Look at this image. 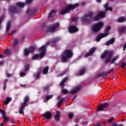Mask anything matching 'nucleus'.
Returning a JSON list of instances; mask_svg holds the SVG:
<instances>
[{"label": "nucleus", "instance_id": "obj_1", "mask_svg": "<svg viewBox=\"0 0 126 126\" xmlns=\"http://www.w3.org/2000/svg\"><path fill=\"white\" fill-rule=\"evenodd\" d=\"M73 57V52L70 49L65 50L61 56V60L63 62H66L68 59Z\"/></svg>", "mask_w": 126, "mask_h": 126}, {"label": "nucleus", "instance_id": "obj_2", "mask_svg": "<svg viewBox=\"0 0 126 126\" xmlns=\"http://www.w3.org/2000/svg\"><path fill=\"white\" fill-rule=\"evenodd\" d=\"M46 44H44L40 47L38 49L40 54H35L33 55L32 57V60H37L38 58L39 59H42L43 57L45 56V54H46Z\"/></svg>", "mask_w": 126, "mask_h": 126}, {"label": "nucleus", "instance_id": "obj_3", "mask_svg": "<svg viewBox=\"0 0 126 126\" xmlns=\"http://www.w3.org/2000/svg\"><path fill=\"white\" fill-rule=\"evenodd\" d=\"M79 5L78 3H76L74 4H69L67 5V6L63 10H62L60 11L61 14H65V13H67L69 12L70 9H74L76 8Z\"/></svg>", "mask_w": 126, "mask_h": 126}, {"label": "nucleus", "instance_id": "obj_4", "mask_svg": "<svg viewBox=\"0 0 126 126\" xmlns=\"http://www.w3.org/2000/svg\"><path fill=\"white\" fill-rule=\"evenodd\" d=\"M104 26V23L103 22H99L97 23L94 24L92 28V30L93 32L96 33V32H99L101 29H102V27Z\"/></svg>", "mask_w": 126, "mask_h": 126}, {"label": "nucleus", "instance_id": "obj_5", "mask_svg": "<svg viewBox=\"0 0 126 126\" xmlns=\"http://www.w3.org/2000/svg\"><path fill=\"white\" fill-rule=\"evenodd\" d=\"M93 16V12H89L88 14L84 15L81 18V20L85 23H89L92 20V17Z\"/></svg>", "mask_w": 126, "mask_h": 126}, {"label": "nucleus", "instance_id": "obj_6", "mask_svg": "<svg viewBox=\"0 0 126 126\" xmlns=\"http://www.w3.org/2000/svg\"><path fill=\"white\" fill-rule=\"evenodd\" d=\"M106 56H107V58L106 60L105 63H109L111 61V58L113 56V53L108 50H105L101 55V59H104Z\"/></svg>", "mask_w": 126, "mask_h": 126}, {"label": "nucleus", "instance_id": "obj_7", "mask_svg": "<svg viewBox=\"0 0 126 126\" xmlns=\"http://www.w3.org/2000/svg\"><path fill=\"white\" fill-rule=\"evenodd\" d=\"M109 30H111V27L108 26L105 28V33H102L97 36L96 39V42H99L102 38H104V37L108 36V35H109Z\"/></svg>", "mask_w": 126, "mask_h": 126}, {"label": "nucleus", "instance_id": "obj_8", "mask_svg": "<svg viewBox=\"0 0 126 126\" xmlns=\"http://www.w3.org/2000/svg\"><path fill=\"white\" fill-rule=\"evenodd\" d=\"M28 101H29V97H28V96H26L24 99V102L21 104V107L19 109V114H20V115L23 114L24 107L25 106H27V102H28Z\"/></svg>", "mask_w": 126, "mask_h": 126}, {"label": "nucleus", "instance_id": "obj_9", "mask_svg": "<svg viewBox=\"0 0 126 126\" xmlns=\"http://www.w3.org/2000/svg\"><path fill=\"white\" fill-rule=\"evenodd\" d=\"M106 14L105 12L100 11L98 12L97 15L93 18L94 20V21H98V20H100L101 18H104L105 17Z\"/></svg>", "mask_w": 126, "mask_h": 126}, {"label": "nucleus", "instance_id": "obj_10", "mask_svg": "<svg viewBox=\"0 0 126 126\" xmlns=\"http://www.w3.org/2000/svg\"><path fill=\"white\" fill-rule=\"evenodd\" d=\"M35 49L36 47H35V46L31 47L30 48L25 49L24 51V56L27 57V56H28L30 53H32V52H34V50H35Z\"/></svg>", "mask_w": 126, "mask_h": 126}, {"label": "nucleus", "instance_id": "obj_11", "mask_svg": "<svg viewBox=\"0 0 126 126\" xmlns=\"http://www.w3.org/2000/svg\"><path fill=\"white\" fill-rule=\"evenodd\" d=\"M60 26V24L59 23H56L55 25H54L53 26H50L47 29L48 32H55L56 31V30L58 27Z\"/></svg>", "mask_w": 126, "mask_h": 126}, {"label": "nucleus", "instance_id": "obj_12", "mask_svg": "<svg viewBox=\"0 0 126 126\" xmlns=\"http://www.w3.org/2000/svg\"><path fill=\"white\" fill-rule=\"evenodd\" d=\"M68 30L69 33H75L78 31V29L75 26H69Z\"/></svg>", "mask_w": 126, "mask_h": 126}, {"label": "nucleus", "instance_id": "obj_13", "mask_svg": "<svg viewBox=\"0 0 126 126\" xmlns=\"http://www.w3.org/2000/svg\"><path fill=\"white\" fill-rule=\"evenodd\" d=\"M42 117L45 118L46 120H50L52 118V113L50 112H46L42 114Z\"/></svg>", "mask_w": 126, "mask_h": 126}, {"label": "nucleus", "instance_id": "obj_14", "mask_svg": "<svg viewBox=\"0 0 126 126\" xmlns=\"http://www.w3.org/2000/svg\"><path fill=\"white\" fill-rule=\"evenodd\" d=\"M96 50V48L93 47L92 49H90L89 53H87L85 56V58H87V57H89V56H91L94 53Z\"/></svg>", "mask_w": 126, "mask_h": 126}, {"label": "nucleus", "instance_id": "obj_15", "mask_svg": "<svg viewBox=\"0 0 126 126\" xmlns=\"http://www.w3.org/2000/svg\"><path fill=\"white\" fill-rule=\"evenodd\" d=\"M81 88V86H77L73 90H71L70 91V93L71 94H74L75 93H76L77 91H79L80 90V89Z\"/></svg>", "mask_w": 126, "mask_h": 126}, {"label": "nucleus", "instance_id": "obj_16", "mask_svg": "<svg viewBox=\"0 0 126 126\" xmlns=\"http://www.w3.org/2000/svg\"><path fill=\"white\" fill-rule=\"evenodd\" d=\"M108 105V103H104L103 104H101L100 107L97 108V111H103L105 108H107Z\"/></svg>", "mask_w": 126, "mask_h": 126}, {"label": "nucleus", "instance_id": "obj_17", "mask_svg": "<svg viewBox=\"0 0 126 126\" xmlns=\"http://www.w3.org/2000/svg\"><path fill=\"white\" fill-rule=\"evenodd\" d=\"M103 7L105 8V11H108V10L113 11V8H112V7H109V4H108V3H105L103 5Z\"/></svg>", "mask_w": 126, "mask_h": 126}, {"label": "nucleus", "instance_id": "obj_18", "mask_svg": "<svg viewBox=\"0 0 126 126\" xmlns=\"http://www.w3.org/2000/svg\"><path fill=\"white\" fill-rule=\"evenodd\" d=\"M59 40H60V37H57L55 39H54V40H53L50 43L52 47H55V46L56 45V43H57V42H58V41H59Z\"/></svg>", "mask_w": 126, "mask_h": 126}, {"label": "nucleus", "instance_id": "obj_19", "mask_svg": "<svg viewBox=\"0 0 126 126\" xmlns=\"http://www.w3.org/2000/svg\"><path fill=\"white\" fill-rule=\"evenodd\" d=\"M16 7H24L25 3L23 2H18L16 4Z\"/></svg>", "mask_w": 126, "mask_h": 126}, {"label": "nucleus", "instance_id": "obj_20", "mask_svg": "<svg viewBox=\"0 0 126 126\" xmlns=\"http://www.w3.org/2000/svg\"><path fill=\"white\" fill-rule=\"evenodd\" d=\"M115 42V39L112 38L108 40L105 44L106 46H109V45H112V44H114Z\"/></svg>", "mask_w": 126, "mask_h": 126}, {"label": "nucleus", "instance_id": "obj_21", "mask_svg": "<svg viewBox=\"0 0 126 126\" xmlns=\"http://www.w3.org/2000/svg\"><path fill=\"white\" fill-rule=\"evenodd\" d=\"M56 12L57 11H56V10L51 11L48 15V18H50V17H53V16H55V14H56Z\"/></svg>", "mask_w": 126, "mask_h": 126}, {"label": "nucleus", "instance_id": "obj_22", "mask_svg": "<svg viewBox=\"0 0 126 126\" xmlns=\"http://www.w3.org/2000/svg\"><path fill=\"white\" fill-rule=\"evenodd\" d=\"M11 100H12V99L11 97H7L5 101H4V104H5V105H8L9 102L11 101Z\"/></svg>", "mask_w": 126, "mask_h": 126}, {"label": "nucleus", "instance_id": "obj_23", "mask_svg": "<svg viewBox=\"0 0 126 126\" xmlns=\"http://www.w3.org/2000/svg\"><path fill=\"white\" fill-rule=\"evenodd\" d=\"M9 11H11L12 12H18L17 11V10H16V8H15L14 6H11L9 8Z\"/></svg>", "mask_w": 126, "mask_h": 126}, {"label": "nucleus", "instance_id": "obj_24", "mask_svg": "<svg viewBox=\"0 0 126 126\" xmlns=\"http://www.w3.org/2000/svg\"><path fill=\"white\" fill-rule=\"evenodd\" d=\"M48 70H49V67L48 66H45L43 70V72H42L43 74H46V73H48Z\"/></svg>", "mask_w": 126, "mask_h": 126}, {"label": "nucleus", "instance_id": "obj_25", "mask_svg": "<svg viewBox=\"0 0 126 126\" xmlns=\"http://www.w3.org/2000/svg\"><path fill=\"white\" fill-rule=\"evenodd\" d=\"M60 118H61V115H60V113H57L56 115L55 116L54 118L55 120L57 122L60 121Z\"/></svg>", "mask_w": 126, "mask_h": 126}, {"label": "nucleus", "instance_id": "obj_26", "mask_svg": "<svg viewBox=\"0 0 126 126\" xmlns=\"http://www.w3.org/2000/svg\"><path fill=\"white\" fill-rule=\"evenodd\" d=\"M126 21V18L124 17H121L117 19L118 22H124Z\"/></svg>", "mask_w": 126, "mask_h": 126}, {"label": "nucleus", "instance_id": "obj_27", "mask_svg": "<svg viewBox=\"0 0 126 126\" xmlns=\"http://www.w3.org/2000/svg\"><path fill=\"white\" fill-rule=\"evenodd\" d=\"M63 100H64V98H62L61 100H60L58 101V102L57 103L58 108H59V107H61V105H62V104L63 103Z\"/></svg>", "mask_w": 126, "mask_h": 126}, {"label": "nucleus", "instance_id": "obj_28", "mask_svg": "<svg viewBox=\"0 0 126 126\" xmlns=\"http://www.w3.org/2000/svg\"><path fill=\"white\" fill-rule=\"evenodd\" d=\"M2 119L3 120V123H6L7 122H8L9 120V118H8V117L7 116H4L3 117H2Z\"/></svg>", "mask_w": 126, "mask_h": 126}, {"label": "nucleus", "instance_id": "obj_29", "mask_svg": "<svg viewBox=\"0 0 126 126\" xmlns=\"http://www.w3.org/2000/svg\"><path fill=\"white\" fill-rule=\"evenodd\" d=\"M119 59V55H117L116 56L114 57L111 60V63H114L116 61H117Z\"/></svg>", "mask_w": 126, "mask_h": 126}, {"label": "nucleus", "instance_id": "obj_30", "mask_svg": "<svg viewBox=\"0 0 126 126\" xmlns=\"http://www.w3.org/2000/svg\"><path fill=\"white\" fill-rule=\"evenodd\" d=\"M85 73V68H83L80 70V75H83Z\"/></svg>", "mask_w": 126, "mask_h": 126}, {"label": "nucleus", "instance_id": "obj_31", "mask_svg": "<svg viewBox=\"0 0 126 126\" xmlns=\"http://www.w3.org/2000/svg\"><path fill=\"white\" fill-rule=\"evenodd\" d=\"M0 113H1L2 115V118H3V117L6 116V112H5V111L2 110H0Z\"/></svg>", "mask_w": 126, "mask_h": 126}, {"label": "nucleus", "instance_id": "obj_32", "mask_svg": "<svg viewBox=\"0 0 126 126\" xmlns=\"http://www.w3.org/2000/svg\"><path fill=\"white\" fill-rule=\"evenodd\" d=\"M8 80L7 79H5L4 82H3V90H5L6 89V83L7 82Z\"/></svg>", "mask_w": 126, "mask_h": 126}, {"label": "nucleus", "instance_id": "obj_33", "mask_svg": "<svg viewBox=\"0 0 126 126\" xmlns=\"http://www.w3.org/2000/svg\"><path fill=\"white\" fill-rule=\"evenodd\" d=\"M10 29V22H8L7 23L6 28V31L7 32L8 30Z\"/></svg>", "mask_w": 126, "mask_h": 126}, {"label": "nucleus", "instance_id": "obj_34", "mask_svg": "<svg viewBox=\"0 0 126 126\" xmlns=\"http://www.w3.org/2000/svg\"><path fill=\"white\" fill-rule=\"evenodd\" d=\"M67 79V77H65L64 79H63L62 81V82L60 83V85H61L62 86H63L64 83V82H65V81H66Z\"/></svg>", "mask_w": 126, "mask_h": 126}, {"label": "nucleus", "instance_id": "obj_35", "mask_svg": "<svg viewBox=\"0 0 126 126\" xmlns=\"http://www.w3.org/2000/svg\"><path fill=\"white\" fill-rule=\"evenodd\" d=\"M52 98H53V94H51L50 95H48L46 97V100H47V101H49L50 99H52Z\"/></svg>", "mask_w": 126, "mask_h": 126}, {"label": "nucleus", "instance_id": "obj_36", "mask_svg": "<svg viewBox=\"0 0 126 126\" xmlns=\"http://www.w3.org/2000/svg\"><path fill=\"white\" fill-rule=\"evenodd\" d=\"M68 117L69 119H72L73 117V113H69L68 115Z\"/></svg>", "mask_w": 126, "mask_h": 126}, {"label": "nucleus", "instance_id": "obj_37", "mask_svg": "<svg viewBox=\"0 0 126 126\" xmlns=\"http://www.w3.org/2000/svg\"><path fill=\"white\" fill-rule=\"evenodd\" d=\"M62 93H63V94H67V93H68V91L66 89H63L62 90Z\"/></svg>", "mask_w": 126, "mask_h": 126}, {"label": "nucleus", "instance_id": "obj_38", "mask_svg": "<svg viewBox=\"0 0 126 126\" xmlns=\"http://www.w3.org/2000/svg\"><path fill=\"white\" fill-rule=\"evenodd\" d=\"M18 43V40H17V39L15 40L13 42L14 46H16V45H17Z\"/></svg>", "mask_w": 126, "mask_h": 126}, {"label": "nucleus", "instance_id": "obj_39", "mask_svg": "<svg viewBox=\"0 0 126 126\" xmlns=\"http://www.w3.org/2000/svg\"><path fill=\"white\" fill-rule=\"evenodd\" d=\"M27 70H29V64L25 65V71H27Z\"/></svg>", "mask_w": 126, "mask_h": 126}, {"label": "nucleus", "instance_id": "obj_40", "mask_svg": "<svg viewBox=\"0 0 126 126\" xmlns=\"http://www.w3.org/2000/svg\"><path fill=\"white\" fill-rule=\"evenodd\" d=\"M121 67H123L124 68V67H125V66H126V63L123 62L121 63Z\"/></svg>", "mask_w": 126, "mask_h": 126}, {"label": "nucleus", "instance_id": "obj_41", "mask_svg": "<svg viewBox=\"0 0 126 126\" xmlns=\"http://www.w3.org/2000/svg\"><path fill=\"white\" fill-rule=\"evenodd\" d=\"M20 76H21V77H22L23 76H25V75H26V74L24 72H22L20 73Z\"/></svg>", "mask_w": 126, "mask_h": 126}, {"label": "nucleus", "instance_id": "obj_42", "mask_svg": "<svg viewBox=\"0 0 126 126\" xmlns=\"http://www.w3.org/2000/svg\"><path fill=\"white\" fill-rule=\"evenodd\" d=\"M113 121H114V118L112 117L110 119H109L108 120V122L109 123H112V122H113Z\"/></svg>", "mask_w": 126, "mask_h": 126}, {"label": "nucleus", "instance_id": "obj_43", "mask_svg": "<svg viewBox=\"0 0 126 126\" xmlns=\"http://www.w3.org/2000/svg\"><path fill=\"white\" fill-rule=\"evenodd\" d=\"M33 0H27L26 1V3H30V2H32Z\"/></svg>", "mask_w": 126, "mask_h": 126}, {"label": "nucleus", "instance_id": "obj_44", "mask_svg": "<svg viewBox=\"0 0 126 126\" xmlns=\"http://www.w3.org/2000/svg\"><path fill=\"white\" fill-rule=\"evenodd\" d=\"M36 76V78H39L40 77V72L37 73L36 75H35Z\"/></svg>", "mask_w": 126, "mask_h": 126}, {"label": "nucleus", "instance_id": "obj_45", "mask_svg": "<svg viewBox=\"0 0 126 126\" xmlns=\"http://www.w3.org/2000/svg\"><path fill=\"white\" fill-rule=\"evenodd\" d=\"M6 75L7 77H10V76H11V74H10L8 73H6Z\"/></svg>", "mask_w": 126, "mask_h": 126}, {"label": "nucleus", "instance_id": "obj_46", "mask_svg": "<svg viewBox=\"0 0 126 126\" xmlns=\"http://www.w3.org/2000/svg\"><path fill=\"white\" fill-rule=\"evenodd\" d=\"M96 76H97V77H100L102 76V74L98 73L97 74Z\"/></svg>", "mask_w": 126, "mask_h": 126}, {"label": "nucleus", "instance_id": "obj_47", "mask_svg": "<svg viewBox=\"0 0 126 126\" xmlns=\"http://www.w3.org/2000/svg\"><path fill=\"white\" fill-rule=\"evenodd\" d=\"M5 53L6 55H8L9 54V50H6Z\"/></svg>", "mask_w": 126, "mask_h": 126}, {"label": "nucleus", "instance_id": "obj_48", "mask_svg": "<svg viewBox=\"0 0 126 126\" xmlns=\"http://www.w3.org/2000/svg\"><path fill=\"white\" fill-rule=\"evenodd\" d=\"M72 20H73V21H75V20H77V19L75 17H73L72 18Z\"/></svg>", "mask_w": 126, "mask_h": 126}, {"label": "nucleus", "instance_id": "obj_49", "mask_svg": "<svg viewBox=\"0 0 126 126\" xmlns=\"http://www.w3.org/2000/svg\"><path fill=\"white\" fill-rule=\"evenodd\" d=\"M112 126H118V125H117V124L116 123H113L112 125Z\"/></svg>", "mask_w": 126, "mask_h": 126}, {"label": "nucleus", "instance_id": "obj_50", "mask_svg": "<svg viewBox=\"0 0 126 126\" xmlns=\"http://www.w3.org/2000/svg\"><path fill=\"white\" fill-rule=\"evenodd\" d=\"M85 4H86L85 2H83L82 3V4H81V5H82V6H83L84 5H85Z\"/></svg>", "mask_w": 126, "mask_h": 126}, {"label": "nucleus", "instance_id": "obj_51", "mask_svg": "<svg viewBox=\"0 0 126 126\" xmlns=\"http://www.w3.org/2000/svg\"><path fill=\"white\" fill-rule=\"evenodd\" d=\"M0 126H4V124L2 123H0Z\"/></svg>", "mask_w": 126, "mask_h": 126}, {"label": "nucleus", "instance_id": "obj_52", "mask_svg": "<svg viewBox=\"0 0 126 126\" xmlns=\"http://www.w3.org/2000/svg\"><path fill=\"white\" fill-rule=\"evenodd\" d=\"M61 98H62V95H59V96L57 97V99H61Z\"/></svg>", "mask_w": 126, "mask_h": 126}, {"label": "nucleus", "instance_id": "obj_53", "mask_svg": "<svg viewBox=\"0 0 126 126\" xmlns=\"http://www.w3.org/2000/svg\"><path fill=\"white\" fill-rule=\"evenodd\" d=\"M102 1V0H96L97 2H101Z\"/></svg>", "mask_w": 126, "mask_h": 126}, {"label": "nucleus", "instance_id": "obj_54", "mask_svg": "<svg viewBox=\"0 0 126 126\" xmlns=\"http://www.w3.org/2000/svg\"><path fill=\"white\" fill-rule=\"evenodd\" d=\"M15 31H13L12 32H11V35H13V34H14V33H15Z\"/></svg>", "mask_w": 126, "mask_h": 126}, {"label": "nucleus", "instance_id": "obj_55", "mask_svg": "<svg viewBox=\"0 0 126 126\" xmlns=\"http://www.w3.org/2000/svg\"><path fill=\"white\" fill-rule=\"evenodd\" d=\"M2 21V18H0V24L1 23V22Z\"/></svg>", "mask_w": 126, "mask_h": 126}, {"label": "nucleus", "instance_id": "obj_56", "mask_svg": "<svg viewBox=\"0 0 126 126\" xmlns=\"http://www.w3.org/2000/svg\"><path fill=\"white\" fill-rule=\"evenodd\" d=\"M120 31L121 32H123V31H125V29L124 30L120 29Z\"/></svg>", "mask_w": 126, "mask_h": 126}, {"label": "nucleus", "instance_id": "obj_57", "mask_svg": "<svg viewBox=\"0 0 126 126\" xmlns=\"http://www.w3.org/2000/svg\"><path fill=\"white\" fill-rule=\"evenodd\" d=\"M49 44H50V42L48 41L47 42L46 45H49Z\"/></svg>", "mask_w": 126, "mask_h": 126}, {"label": "nucleus", "instance_id": "obj_58", "mask_svg": "<svg viewBox=\"0 0 126 126\" xmlns=\"http://www.w3.org/2000/svg\"><path fill=\"white\" fill-rule=\"evenodd\" d=\"M0 58H2V55L1 54H0Z\"/></svg>", "mask_w": 126, "mask_h": 126}, {"label": "nucleus", "instance_id": "obj_59", "mask_svg": "<svg viewBox=\"0 0 126 126\" xmlns=\"http://www.w3.org/2000/svg\"><path fill=\"white\" fill-rule=\"evenodd\" d=\"M119 126H124V125L123 124H120L119 125Z\"/></svg>", "mask_w": 126, "mask_h": 126}, {"label": "nucleus", "instance_id": "obj_60", "mask_svg": "<svg viewBox=\"0 0 126 126\" xmlns=\"http://www.w3.org/2000/svg\"><path fill=\"white\" fill-rule=\"evenodd\" d=\"M113 70H114V69H112L110 70V72H111V71H113Z\"/></svg>", "mask_w": 126, "mask_h": 126}, {"label": "nucleus", "instance_id": "obj_61", "mask_svg": "<svg viewBox=\"0 0 126 126\" xmlns=\"http://www.w3.org/2000/svg\"><path fill=\"white\" fill-rule=\"evenodd\" d=\"M124 121H125V119H122V122H124Z\"/></svg>", "mask_w": 126, "mask_h": 126}, {"label": "nucleus", "instance_id": "obj_62", "mask_svg": "<svg viewBox=\"0 0 126 126\" xmlns=\"http://www.w3.org/2000/svg\"><path fill=\"white\" fill-rule=\"evenodd\" d=\"M75 126H78V125H76Z\"/></svg>", "mask_w": 126, "mask_h": 126}, {"label": "nucleus", "instance_id": "obj_63", "mask_svg": "<svg viewBox=\"0 0 126 126\" xmlns=\"http://www.w3.org/2000/svg\"><path fill=\"white\" fill-rule=\"evenodd\" d=\"M96 126H100V125H97Z\"/></svg>", "mask_w": 126, "mask_h": 126}, {"label": "nucleus", "instance_id": "obj_64", "mask_svg": "<svg viewBox=\"0 0 126 126\" xmlns=\"http://www.w3.org/2000/svg\"><path fill=\"white\" fill-rule=\"evenodd\" d=\"M76 98V96H75L74 98Z\"/></svg>", "mask_w": 126, "mask_h": 126}]
</instances>
